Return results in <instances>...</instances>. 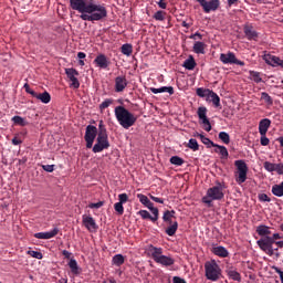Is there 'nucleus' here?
Segmentation results:
<instances>
[{"mask_svg":"<svg viewBox=\"0 0 283 283\" xmlns=\"http://www.w3.org/2000/svg\"><path fill=\"white\" fill-rule=\"evenodd\" d=\"M272 67H281L283 70V60L276 56L274 59V64H272Z\"/></svg>","mask_w":283,"mask_h":283,"instance_id":"nucleus-54","label":"nucleus"},{"mask_svg":"<svg viewBox=\"0 0 283 283\" xmlns=\"http://www.w3.org/2000/svg\"><path fill=\"white\" fill-rule=\"evenodd\" d=\"M34 98H36L38 101H41V103H44V105H48V103L52 101V96L48 93V91L43 93H35Z\"/></svg>","mask_w":283,"mask_h":283,"instance_id":"nucleus-23","label":"nucleus"},{"mask_svg":"<svg viewBox=\"0 0 283 283\" xmlns=\"http://www.w3.org/2000/svg\"><path fill=\"white\" fill-rule=\"evenodd\" d=\"M24 90H25L27 94H31L33 96V98H34V96H36V92H34L33 90L30 88V84L25 83Z\"/></svg>","mask_w":283,"mask_h":283,"instance_id":"nucleus-55","label":"nucleus"},{"mask_svg":"<svg viewBox=\"0 0 283 283\" xmlns=\"http://www.w3.org/2000/svg\"><path fill=\"white\" fill-rule=\"evenodd\" d=\"M104 149H109V138L106 129L98 132L96 144L93 146V153L101 154V151H104Z\"/></svg>","mask_w":283,"mask_h":283,"instance_id":"nucleus-7","label":"nucleus"},{"mask_svg":"<svg viewBox=\"0 0 283 283\" xmlns=\"http://www.w3.org/2000/svg\"><path fill=\"white\" fill-rule=\"evenodd\" d=\"M272 193L273 196H276V198L283 197V181L272 186Z\"/></svg>","mask_w":283,"mask_h":283,"instance_id":"nucleus-28","label":"nucleus"},{"mask_svg":"<svg viewBox=\"0 0 283 283\" xmlns=\"http://www.w3.org/2000/svg\"><path fill=\"white\" fill-rule=\"evenodd\" d=\"M211 252L213 255H217L218 258H229V250L222 245H217L211 249Z\"/></svg>","mask_w":283,"mask_h":283,"instance_id":"nucleus-19","label":"nucleus"},{"mask_svg":"<svg viewBox=\"0 0 283 283\" xmlns=\"http://www.w3.org/2000/svg\"><path fill=\"white\" fill-rule=\"evenodd\" d=\"M275 55H272L271 53L264 52L262 59L265 61L266 65H271L273 67V64L275 63Z\"/></svg>","mask_w":283,"mask_h":283,"instance_id":"nucleus-35","label":"nucleus"},{"mask_svg":"<svg viewBox=\"0 0 283 283\" xmlns=\"http://www.w3.org/2000/svg\"><path fill=\"white\" fill-rule=\"evenodd\" d=\"M205 275L206 280L210 282H218L222 277V268L216 260H210L205 263Z\"/></svg>","mask_w":283,"mask_h":283,"instance_id":"nucleus-5","label":"nucleus"},{"mask_svg":"<svg viewBox=\"0 0 283 283\" xmlns=\"http://www.w3.org/2000/svg\"><path fill=\"white\" fill-rule=\"evenodd\" d=\"M137 198H138L139 202H142L144 205V207H146L148 205V202L150 201L149 198L143 193H138Z\"/></svg>","mask_w":283,"mask_h":283,"instance_id":"nucleus-50","label":"nucleus"},{"mask_svg":"<svg viewBox=\"0 0 283 283\" xmlns=\"http://www.w3.org/2000/svg\"><path fill=\"white\" fill-rule=\"evenodd\" d=\"M23 143V140H21V138H19V136H15L12 139V145H21Z\"/></svg>","mask_w":283,"mask_h":283,"instance_id":"nucleus-63","label":"nucleus"},{"mask_svg":"<svg viewBox=\"0 0 283 283\" xmlns=\"http://www.w3.org/2000/svg\"><path fill=\"white\" fill-rule=\"evenodd\" d=\"M82 224L90 231V233H94V231H97L98 226L96 224V220H94V217L83 214L82 217Z\"/></svg>","mask_w":283,"mask_h":283,"instance_id":"nucleus-14","label":"nucleus"},{"mask_svg":"<svg viewBox=\"0 0 283 283\" xmlns=\"http://www.w3.org/2000/svg\"><path fill=\"white\" fill-rule=\"evenodd\" d=\"M71 10L80 12L82 21H103L107 19L105 4L96 3L94 0H69Z\"/></svg>","mask_w":283,"mask_h":283,"instance_id":"nucleus-1","label":"nucleus"},{"mask_svg":"<svg viewBox=\"0 0 283 283\" xmlns=\"http://www.w3.org/2000/svg\"><path fill=\"white\" fill-rule=\"evenodd\" d=\"M198 64L196 63V59H193V55H189V57L184 62V67L186 70H196V66Z\"/></svg>","mask_w":283,"mask_h":283,"instance_id":"nucleus-27","label":"nucleus"},{"mask_svg":"<svg viewBox=\"0 0 283 283\" xmlns=\"http://www.w3.org/2000/svg\"><path fill=\"white\" fill-rule=\"evenodd\" d=\"M103 205H105L103 201L96 202V203H90L88 208L90 209H101V207H103Z\"/></svg>","mask_w":283,"mask_h":283,"instance_id":"nucleus-56","label":"nucleus"},{"mask_svg":"<svg viewBox=\"0 0 283 283\" xmlns=\"http://www.w3.org/2000/svg\"><path fill=\"white\" fill-rule=\"evenodd\" d=\"M195 136L197 138H200L201 143H203V145H206L209 149L210 147H218V144L213 143L211 139H209L208 137H206L200 133H196Z\"/></svg>","mask_w":283,"mask_h":283,"instance_id":"nucleus-24","label":"nucleus"},{"mask_svg":"<svg viewBox=\"0 0 283 283\" xmlns=\"http://www.w3.org/2000/svg\"><path fill=\"white\" fill-rule=\"evenodd\" d=\"M219 59L223 65H240L241 67H244V62L238 60L235 53L231 51L228 53H221Z\"/></svg>","mask_w":283,"mask_h":283,"instance_id":"nucleus-9","label":"nucleus"},{"mask_svg":"<svg viewBox=\"0 0 283 283\" xmlns=\"http://www.w3.org/2000/svg\"><path fill=\"white\" fill-rule=\"evenodd\" d=\"M260 135H261V140H260L261 145L263 147L269 146V143H271V140L266 137V134H260Z\"/></svg>","mask_w":283,"mask_h":283,"instance_id":"nucleus-53","label":"nucleus"},{"mask_svg":"<svg viewBox=\"0 0 283 283\" xmlns=\"http://www.w3.org/2000/svg\"><path fill=\"white\" fill-rule=\"evenodd\" d=\"M209 103H212L214 107H220V96H218V93L210 91L208 98H206Z\"/></svg>","mask_w":283,"mask_h":283,"instance_id":"nucleus-25","label":"nucleus"},{"mask_svg":"<svg viewBox=\"0 0 283 283\" xmlns=\"http://www.w3.org/2000/svg\"><path fill=\"white\" fill-rule=\"evenodd\" d=\"M195 54H205V50H207V44L205 42L197 41L192 48Z\"/></svg>","mask_w":283,"mask_h":283,"instance_id":"nucleus-26","label":"nucleus"},{"mask_svg":"<svg viewBox=\"0 0 283 283\" xmlns=\"http://www.w3.org/2000/svg\"><path fill=\"white\" fill-rule=\"evenodd\" d=\"M210 93H211V90L209 88L199 87L196 90V94L200 98H208Z\"/></svg>","mask_w":283,"mask_h":283,"instance_id":"nucleus-36","label":"nucleus"},{"mask_svg":"<svg viewBox=\"0 0 283 283\" xmlns=\"http://www.w3.org/2000/svg\"><path fill=\"white\" fill-rule=\"evenodd\" d=\"M259 200H260L261 202H271V199L268 197L266 193H261V195H259Z\"/></svg>","mask_w":283,"mask_h":283,"instance_id":"nucleus-57","label":"nucleus"},{"mask_svg":"<svg viewBox=\"0 0 283 283\" xmlns=\"http://www.w3.org/2000/svg\"><path fill=\"white\" fill-rule=\"evenodd\" d=\"M118 202L120 203V205H125L126 202H129V196H127V193H120V195H118Z\"/></svg>","mask_w":283,"mask_h":283,"instance_id":"nucleus-51","label":"nucleus"},{"mask_svg":"<svg viewBox=\"0 0 283 283\" xmlns=\"http://www.w3.org/2000/svg\"><path fill=\"white\" fill-rule=\"evenodd\" d=\"M137 216H140V218H142L143 220H151V218H154V217H151V214H150L149 211H147V210H139V211L137 212Z\"/></svg>","mask_w":283,"mask_h":283,"instance_id":"nucleus-46","label":"nucleus"},{"mask_svg":"<svg viewBox=\"0 0 283 283\" xmlns=\"http://www.w3.org/2000/svg\"><path fill=\"white\" fill-rule=\"evenodd\" d=\"M217 149L214 150L216 154H220L221 158H229V150H227V147L218 145L214 146Z\"/></svg>","mask_w":283,"mask_h":283,"instance_id":"nucleus-32","label":"nucleus"},{"mask_svg":"<svg viewBox=\"0 0 283 283\" xmlns=\"http://www.w3.org/2000/svg\"><path fill=\"white\" fill-rule=\"evenodd\" d=\"M275 240H282V235L280 233H274L272 237H265L261 238L256 241L258 247L263 251V253H266L270 258H273V255H276V258H280V253L275 252L276 249H273V244H275Z\"/></svg>","mask_w":283,"mask_h":283,"instance_id":"nucleus-3","label":"nucleus"},{"mask_svg":"<svg viewBox=\"0 0 283 283\" xmlns=\"http://www.w3.org/2000/svg\"><path fill=\"white\" fill-rule=\"evenodd\" d=\"M27 255H30L31 258H34L35 260H43V253L34 250H29L27 252Z\"/></svg>","mask_w":283,"mask_h":283,"instance_id":"nucleus-44","label":"nucleus"},{"mask_svg":"<svg viewBox=\"0 0 283 283\" xmlns=\"http://www.w3.org/2000/svg\"><path fill=\"white\" fill-rule=\"evenodd\" d=\"M59 235V228H54L49 232H38L34 234L36 240H52V238H56Z\"/></svg>","mask_w":283,"mask_h":283,"instance_id":"nucleus-16","label":"nucleus"},{"mask_svg":"<svg viewBox=\"0 0 283 283\" xmlns=\"http://www.w3.org/2000/svg\"><path fill=\"white\" fill-rule=\"evenodd\" d=\"M165 17H167V12L159 10L155 12L153 19H155V21H165Z\"/></svg>","mask_w":283,"mask_h":283,"instance_id":"nucleus-43","label":"nucleus"},{"mask_svg":"<svg viewBox=\"0 0 283 283\" xmlns=\"http://www.w3.org/2000/svg\"><path fill=\"white\" fill-rule=\"evenodd\" d=\"M150 92L153 94H163L164 92H167L168 94H170V96H172V94H174V86H161L159 88L150 87Z\"/></svg>","mask_w":283,"mask_h":283,"instance_id":"nucleus-22","label":"nucleus"},{"mask_svg":"<svg viewBox=\"0 0 283 283\" xmlns=\"http://www.w3.org/2000/svg\"><path fill=\"white\" fill-rule=\"evenodd\" d=\"M170 164L176 165L177 167H182V165H185V159L179 156H172L170 158Z\"/></svg>","mask_w":283,"mask_h":283,"instance_id":"nucleus-40","label":"nucleus"},{"mask_svg":"<svg viewBox=\"0 0 283 283\" xmlns=\"http://www.w3.org/2000/svg\"><path fill=\"white\" fill-rule=\"evenodd\" d=\"M112 103H114L113 99H105L104 102H102V104L99 105L101 112H103L104 109H107V107H109Z\"/></svg>","mask_w":283,"mask_h":283,"instance_id":"nucleus-52","label":"nucleus"},{"mask_svg":"<svg viewBox=\"0 0 283 283\" xmlns=\"http://www.w3.org/2000/svg\"><path fill=\"white\" fill-rule=\"evenodd\" d=\"M94 63L101 70H107L109 67V60L105 54H98L95 57Z\"/></svg>","mask_w":283,"mask_h":283,"instance_id":"nucleus-17","label":"nucleus"},{"mask_svg":"<svg viewBox=\"0 0 283 283\" xmlns=\"http://www.w3.org/2000/svg\"><path fill=\"white\" fill-rule=\"evenodd\" d=\"M261 98L263 101H265V103H268V105H273V98L271 97V95H269V93H261Z\"/></svg>","mask_w":283,"mask_h":283,"instance_id":"nucleus-49","label":"nucleus"},{"mask_svg":"<svg viewBox=\"0 0 283 283\" xmlns=\"http://www.w3.org/2000/svg\"><path fill=\"white\" fill-rule=\"evenodd\" d=\"M113 264H115V266H123V264H125V256H123V254L114 255Z\"/></svg>","mask_w":283,"mask_h":283,"instance_id":"nucleus-38","label":"nucleus"},{"mask_svg":"<svg viewBox=\"0 0 283 283\" xmlns=\"http://www.w3.org/2000/svg\"><path fill=\"white\" fill-rule=\"evenodd\" d=\"M96 134H98V129L96 126L88 125L86 127L84 139L86 142V148L92 149L94 146V140H96Z\"/></svg>","mask_w":283,"mask_h":283,"instance_id":"nucleus-10","label":"nucleus"},{"mask_svg":"<svg viewBox=\"0 0 283 283\" xmlns=\"http://www.w3.org/2000/svg\"><path fill=\"white\" fill-rule=\"evenodd\" d=\"M234 166L237 167L235 182H238V185L247 182V174H249V166H247V163L242 159L235 160Z\"/></svg>","mask_w":283,"mask_h":283,"instance_id":"nucleus-8","label":"nucleus"},{"mask_svg":"<svg viewBox=\"0 0 283 283\" xmlns=\"http://www.w3.org/2000/svg\"><path fill=\"white\" fill-rule=\"evenodd\" d=\"M12 123H14V125H19L20 127H25L28 125L25 118L19 115L12 117Z\"/></svg>","mask_w":283,"mask_h":283,"instance_id":"nucleus-37","label":"nucleus"},{"mask_svg":"<svg viewBox=\"0 0 283 283\" xmlns=\"http://www.w3.org/2000/svg\"><path fill=\"white\" fill-rule=\"evenodd\" d=\"M69 266L74 275H78V263L76 260L71 259L69 262Z\"/></svg>","mask_w":283,"mask_h":283,"instance_id":"nucleus-39","label":"nucleus"},{"mask_svg":"<svg viewBox=\"0 0 283 283\" xmlns=\"http://www.w3.org/2000/svg\"><path fill=\"white\" fill-rule=\"evenodd\" d=\"M149 198L153 199L154 202H158L159 205H165V200L158 197H154L153 195H149Z\"/></svg>","mask_w":283,"mask_h":283,"instance_id":"nucleus-60","label":"nucleus"},{"mask_svg":"<svg viewBox=\"0 0 283 283\" xmlns=\"http://www.w3.org/2000/svg\"><path fill=\"white\" fill-rule=\"evenodd\" d=\"M62 255H64V258L66 260H70V258H72V253L70 251H67V250H63L62 251Z\"/></svg>","mask_w":283,"mask_h":283,"instance_id":"nucleus-64","label":"nucleus"},{"mask_svg":"<svg viewBox=\"0 0 283 283\" xmlns=\"http://www.w3.org/2000/svg\"><path fill=\"white\" fill-rule=\"evenodd\" d=\"M122 54L125 56H132V53L134 52V46L129 43L123 44L120 49Z\"/></svg>","mask_w":283,"mask_h":283,"instance_id":"nucleus-31","label":"nucleus"},{"mask_svg":"<svg viewBox=\"0 0 283 283\" xmlns=\"http://www.w3.org/2000/svg\"><path fill=\"white\" fill-rule=\"evenodd\" d=\"M250 76L254 83H262V77L260 76L259 72L250 71Z\"/></svg>","mask_w":283,"mask_h":283,"instance_id":"nucleus-47","label":"nucleus"},{"mask_svg":"<svg viewBox=\"0 0 283 283\" xmlns=\"http://www.w3.org/2000/svg\"><path fill=\"white\" fill-rule=\"evenodd\" d=\"M269 127H271V119H261L259 123V134H266V132H269Z\"/></svg>","mask_w":283,"mask_h":283,"instance_id":"nucleus-21","label":"nucleus"},{"mask_svg":"<svg viewBox=\"0 0 283 283\" xmlns=\"http://www.w3.org/2000/svg\"><path fill=\"white\" fill-rule=\"evenodd\" d=\"M197 115L203 125L205 132H211V122H209V118L207 117V107L200 106L197 111Z\"/></svg>","mask_w":283,"mask_h":283,"instance_id":"nucleus-13","label":"nucleus"},{"mask_svg":"<svg viewBox=\"0 0 283 283\" xmlns=\"http://www.w3.org/2000/svg\"><path fill=\"white\" fill-rule=\"evenodd\" d=\"M149 252L156 264H160L161 266H174V264H176V260L174 258L163 254V248L150 245Z\"/></svg>","mask_w":283,"mask_h":283,"instance_id":"nucleus-4","label":"nucleus"},{"mask_svg":"<svg viewBox=\"0 0 283 283\" xmlns=\"http://www.w3.org/2000/svg\"><path fill=\"white\" fill-rule=\"evenodd\" d=\"M145 207H147V209H149V211H151V213H153L151 222H157L158 221V208L154 207V202H151V201H149L148 205H146Z\"/></svg>","mask_w":283,"mask_h":283,"instance_id":"nucleus-29","label":"nucleus"},{"mask_svg":"<svg viewBox=\"0 0 283 283\" xmlns=\"http://www.w3.org/2000/svg\"><path fill=\"white\" fill-rule=\"evenodd\" d=\"M279 176H283V164H276L275 170Z\"/></svg>","mask_w":283,"mask_h":283,"instance_id":"nucleus-59","label":"nucleus"},{"mask_svg":"<svg viewBox=\"0 0 283 283\" xmlns=\"http://www.w3.org/2000/svg\"><path fill=\"white\" fill-rule=\"evenodd\" d=\"M188 148L192 149V151H198V149H200V145H198V140L197 139H189L188 142Z\"/></svg>","mask_w":283,"mask_h":283,"instance_id":"nucleus-42","label":"nucleus"},{"mask_svg":"<svg viewBox=\"0 0 283 283\" xmlns=\"http://www.w3.org/2000/svg\"><path fill=\"white\" fill-rule=\"evenodd\" d=\"M170 226L166 229L167 235H176V232L178 231V221H174L172 223H169Z\"/></svg>","mask_w":283,"mask_h":283,"instance_id":"nucleus-34","label":"nucleus"},{"mask_svg":"<svg viewBox=\"0 0 283 283\" xmlns=\"http://www.w3.org/2000/svg\"><path fill=\"white\" fill-rule=\"evenodd\" d=\"M114 209L118 216H123V213H125V207H123V203L120 202H116L114 205Z\"/></svg>","mask_w":283,"mask_h":283,"instance_id":"nucleus-48","label":"nucleus"},{"mask_svg":"<svg viewBox=\"0 0 283 283\" xmlns=\"http://www.w3.org/2000/svg\"><path fill=\"white\" fill-rule=\"evenodd\" d=\"M42 169L49 174H52V171H54V165H43Z\"/></svg>","mask_w":283,"mask_h":283,"instance_id":"nucleus-58","label":"nucleus"},{"mask_svg":"<svg viewBox=\"0 0 283 283\" xmlns=\"http://www.w3.org/2000/svg\"><path fill=\"white\" fill-rule=\"evenodd\" d=\"M172 283H187V281H185V279H181L180 276H174Z\"/></svg>","mask_w":283,"mask_h":283,"instance_id":"nucleus-62","label":"nucleus"},{"mask_svg":"<svg viewBox=\"0 0 283 283\" xmlns=\"http://www.w3.org/2000/svg\"><path fill=\"white\" fill-rule=\"evenodd\" d=\"M65 74L69 78V81L71 82V87H73L74 90H78L81 87V82H78V72L76 71V69L71 67V69H65Z\"/></svg>","mask_w":283,"mask_h":283,"instance_id":"nucleus-12","label":"nucleus"},{"mask_svg":"<svg viewBox=\"0 0 283 283\" xmlns=\"http://www.w3.org/2000/svg\"><path fill=\"white\" fill-rule=\"evenodd\" d=\"M276 166H277V164H273L271 161H264V164H263L265 171H270V172L275 171Z\"/></svg>","mask_w":283,"mask_h":283,"instance_id":"nucleus-45","label":"nucleus"},{"mask_svg":"<svg viewBox=\"0 0 283 283\" xmlns=\"http://www.w3.org/2000/svg\"><path fill=\"white\" fill-rule=\"evenodd\" d=\"M128 82L125 75H119L115 77V92L120 93L125 92L127 88Z\"/></svg>","mask_w":283,"mask_h":283,"instance_id":"nucleus-15","label":"nucleus"},{"mask_svg":"<svg viewBox=\"0 0 283 283\" xmlns=\"http://www.w3.org/2000/svg\"><path fill=\"white\" fill-rule=\"evenodd\" d=\"M197 2L201 6L206 14H209V12H216V10L220 8V0H197Z\"/></svg>","mask_w":283,"mask_h":283,"instance_id":"nucleus-11","label":"nucleus"},{"mask_svg":"<svg viewBox=\"0 0 283 283\" xmlns=\"http://www.w3.org/2000/svg\"><path fill=\"white\" fill-rule=\"evenodd\" d=\"M243 32L248 41H258L259 34L256 33L255 30H253V25H249V24L244 25Z\"/></svg>","mask_w":283,"mask_h":283,"instance_id":"nucleus-18","label":"nucleus"},{"mask_svg":"<svg viewBox=\"0 0 283 283\" xmlns=\"http://www.w3.org/2000/svg\"><path fill=\"white\" fill-rule=\"evenodd\" d=\"M157 4L161 10H167V0H159Z\"/></svg>","mask_w":283,"mask_h":283,"instance_id":"nucleus-61","label":"nucleus"},{"mask_svg":"<svg viewBox=\"0 0 283 283\" xmlns=\"http://www.w3.org/2000/svg\"><path fill=\"white\" fill-rule=\"evenodd\" d=\"M227 273L230 280H233L234 282H242V275L238 271L230 269Z\"/></svg>","mask_w":283,"mask_h":283,"instance_id":"nucleus-30","label":"nucleus"},{"mask_svg":"<svg viewBox=\"0 0 283 283\" xmlns=\"http://www.w3.org/2000/svg\"><path fill=\"white\" fill-rule=\"evenodd\" d=\"M219 138L222 140V143H224V145H229L231 143V137L227 132L219 133Z\"/></svg>","mask_w":283,"mask_h":283,"instance_id":"nucleus-41","label":"nucleus"},{"mask_svg":"<svg viewBox=\"0 0 283 283\" xmlns=\"http://www.w3.org/2000/svg\"><path fill=\"white\" fill-rule=\"evenodd\" d=\"M256 233L258 235H260L261 238H271V227L269 226H264V224H260L256 228Z\"/></svg>","mask_w":283,"mask_h":283,"instance_id":"nucleus-20","label":"nucleus"},{"mask_svg":"<svg viewBox=\"0 0 283 283\" xmlns=\"http://www.w3.org/2000/svg\"><path fill=\"white\" fill-rule=\"evenodd\" d=\"M174 216H176V211L175 210H171V211L167 210V211H165L164 212V217H163L164 222H168V224H172Z\"/></svg>","mask_w":283,"mask_h":283,"instance_id":"nucleus-33","label":"nucleus"},{"mask_svg":"<svg viewBox=\"0 0 283 283\" xmlns=\"http://www.w3.org/2000/svg\"><path fill=\"white\" fill-rule=\"evenodd\" d=\"M224 198V187L220 182L207 190V196L202 197L203 205H211L213 200H222Z\"/></svg>","mask_w":283,"mask_h":283,"instance_id":"nucleus-6","label":"nucleus"},{"mask_svg":"<svg viewBox=\"0 0 283 283\" xmlns=\"http://www.w3.org/2000/svg\"><path fill=\"white\" fill-rule=\"evenodd\" d=\"M115 117L123 129L134 127L136 125V120H138V117L125 108V106L115 107Z\"/></svg>","mask_w":283,"mask_h":283,"instance_id":"nucleus-2","label":"nucleus"}]
</instances>
